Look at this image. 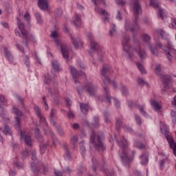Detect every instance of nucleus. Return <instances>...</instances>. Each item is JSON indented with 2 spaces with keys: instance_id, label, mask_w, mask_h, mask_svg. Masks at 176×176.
I'll return each mask as SVG.
<instances>
[{
  "instance_id": "1",
  "label": "nucleus",
  "mask_w": 176,
  "mask_h": 176,
  "mask_svg": "<svg viewBox=\"0 0 176 176\" xmlns=\"http://www.w3.org/2000/svg\"><path fill=\"white\" fill-rule=\"evenodd\" d=\"M113 70L112 67L108 64H104L100 69L101 79L103 82V91L105 94V99L111 104V97L109 96V91L108 90V85H111V78L108 75H112Z\"/></svg>"
},
{
  "instance_id": "2",
  "label": "nucleus",
  "mask_w": 176,
  "mask_h": 176,
  "mask_svg": "<svg viewBox=\"0 0 176 176\" xmlns=\"http://www.w3.org/2000/svg\"><path fill=\"white\" fill-rule=\"evenodd\" d=\"M89 144L97 152H104L107 149L102 139H101V136L97 135L94 129L91 130V133L89 136Z\"/></svg>"
},
{
  "instance_id": "3",
  "label": "nucleus",
  "mask_w": 176,
  "mask_h": 176,
  "mask_svg": "<svg viewBox=\"0 0 176 176\" xmlns=\"http://www.w3.org/2000/svg\"><path fill=\"white\" fill-rule=\"evenodd\" d=\"M162 71V68L160 67V65H157L155 66V72L156 75H158L161 78V82L162 83V91H170V89H171V77L170 76H164L160 74Z\"/></svg>"
},
{
  "instance_id": "4",
  "label": "nucleus",
  "mask_w": 176,
  "mask_h": 176,
  "mask_svg": "<svg viewBox=\"0 0 176 176\" xmlns=\"http://www.w3.org/2000/svg\"><path fill=\"white\" fill-rule=\"evenodd\" d=\"M120 146L122 148L121 154L120 155L123 163L127 164L131 162V160L127 156V149H129V143L127 140L122 137L121 142H120Z\"/></svg>"
},
{
  "instance_id": "5",
  "label": "nucleus",
  "mask_w": 176,
  "mask_h": 176,
  "mask_svg": "<svg viewBox=\"0 0 176 176\" xmlns=\"http://www.w3.org/2000/svg\"><path fill=\"white\" fill-rule=\"evenodd\" d=\"M18 27H19V30L21 31V35H23L22 38L25 41V46H28L29 41H35V38L34 37V36L30 34L28 32H27V30H25V29L24 28V24L21 23V21H20L19 19H18Z\"/></svg>"
},
{
  "instance_id": "6",
  "label": "nucleus",
  "mask_w": 176,
  "mask_h": 176,
  "mask_svg": "<svg viewBox=\"0 0 176 176\" xmlns=\"http://www.w3.org/2000/svg\"><path fill=\"white\" fill-rule=\"evenodd\" d=\"M131 9L133 12L135 21L134 24L137 25V20H138V16H140V13H141V6L140 3L137 0H134L131 3Z\"/></svg>"
},
{
  "instance_id": "7",
  "label": "nucleus",
  "mask_w": 176,
  "mask_h": 176,
  "mask_svg": "<svg viewBox=\"0 0 176 176\" xmlns=\"http://www.w3.org/2000/svg\"><path fill=\"white\" fill-rule=\"evenodd\" d=\"M69 69L76 84L79 83V81L78 80V76H82V78H86V74H85V72L82 71L78 72L76 68L72 66H69Z\"/></svg>"
},
{
  "instance_id": "8",
  "label": "nucleus",
  "mask_w": 176,
  "mask_h": 176,
  "mask_svg": "<svg viewBox=\"0 0 176 176\" xmlns=\"http://www.w3.org/2000/svg\"><path fill=\"white\" fill-rule=\"evenodd\" d=\"M42 167H43L44 174H45V173H47V171H49V168L45 166L42 162H37L36 164L32 162L31 165V168L32 171L34 173V174H38Z\"/></svg>"
},
{
  "instance_id": "9",
  "label": "nucleus",
  "mask_w": 176,
  "mask_h": 176,
  "mask_svg": "<svg viewBox=\"0 0 176 176\" xmlns=\"http://www.w3.org/2000/svg\"><path fill=\"white\" fill-rule=\"evenodd\" d=\"M84 90L88 93L89 96H94L97 93V87L93 85V82H87L85 87H84Z\"/></svg>"
},
{
  "instance_id": "10",
  "label": "nucleus",
  "mask_w": 176,
  "mask_h": 176,
  "mask_svg": "<svg viewBox=\"0 0 176 176\" xmlns=\"http://www.w3.org/2000/svg\"><path fill=\"white\" fill-rule=\"evenodd\" d=\"M90 49L92 52H96L99 54L98 61H102V54L101 53V47L98 43L91 41Z\"/></svg>"
},
{
  "instance_id": "11",
  "label": "nucleus",
  "mask_w": 176,
  "mask_h": 176,
  "mask_svg": "<svg viewBox=\"0 0 176 176\" xmlns=\"http://www.w3.org/2000/svg\"><path fill=\"white\" fill-rule=\"evenodd\" d=\"M160 123H161V127H160L161 132L164 135H165L166 139L167 140L168 142H169L170 141H171V140H173V138H171V135H170V129H168V126H167V124L163 122H160Z\"/></svg>"
},
{
  "instance_id": "12",
  "label": "nucleus",
  "mask_w": 176,
  "mask_h": 176,
  "mask_svg": "<svg viewBox=\"0 0 176 176\" xmlns=\"http://www.w3.org/2000/svg\"><path fill=\"white\" fill-rule=\"evenodd\" d=\"M14 111L15 115H16L15 120H16V124L14 125V127L16 130H20V121L21 120V116H23V112L20 111L17 107H14Z\"/></svg>"
},
{
  "instance_id": "13",
  "label": "nucleus",
  "mask_w": 176,
  "mask_h": 176,
  "mask_svg": "<svg viewBox=\"0 0 176 176\" xmlns=\"http://www.w3.org/2000/svg\"><path fill=\"white\" fill-rule=\"evenodd\" d=\"M122 47L123 50L126 52V53H129L130 52V48L131 47L130 46V44H129V42L130 41V37L126 34V33H122Z\"/></svg>"
},
{
  "instance_id": "14",
  "label": "nucleus",
  "mask_w": 176,
  "mask_h": 176,
  "mask_svg": "<svg viewBox=\"0 0 176 176\" xmlns=\"http://www.w3.org/2000/svg\"><path fill=\"white\" fill-rule=\"evenodd\" d=\"M60 52L63 54V58L68 60L69 58V51L67 48V45L64 44L60 45Z\"/></svg>"
},
{
  "instance_id": "15",
  "label": "nucleus",
  "mask_w": 176,
  "mask_h": 176,
  "mask_svg": "<svg viewBox=\"0 0 176 176\" xmlns=\"http://www.w3.org/2000/svg\"><path fill=\"white\" fill-rule=\"evenodd\" d=\"M21 138L24 140L25 144L28 145V146H32V140H31V136L30 135H24L23 134V131H21Z\"/></svg>"
},
{
  "instance_id": "16",
  "label": "nucleus",
  "mask_w": 176,
  "mask_h": 176,
  "mask_svg": "<svg viewBox=\"0 0 176 176\" xmlns=\"http://www.w3.org/2000/svg\"><path fill=\"white\" fill-rule=\"evenodd\" d=\"M3 52H4V56H6V58L10 62L13 63V55H12V52L8 50V47L3 46Z\"/></svg>"
},
{
  "instance_id": "17",
  "label": "nucleus",
  "mask_w": 176,
  "mask_h": 176,
  "mask_svg": "<svg viewBox=\"0 0 176 176\" xmlns=\"http://www.w3.org/2000/svg\"><path fill=\"white\" fill-rule=\"evenodd\" d=\"M96 12H98L99 14H102V16H104V21H108L109 20V13L108 12L105 11V10H102V8H100L98 7L95 8Z\"/></svg>"
},
{
  "instance_id": "18",
  "label": "nucleus",
  "mask_w": 176,
  "mask_h": 176,
  "mask_svg": "<svg viewBox=\"0 0 176 176\" xmlns=\"http://www.w3.org/2000/svg\"><path fill=\"white\" fill-rule=\"evenodd\" d=\"M38 5L41 10H47V0H38Z\"/></svg>"
},
{
  "instance_id": "19",
  "label": "nucleus",
  "mask_w": 176,
  "mask_h": 176,
  "mask_svg": "<svg viewBox=\"0 0 176 176\" xmlns=\"http://www.w3.org/2000/svg\"><path fill=\"white\" fill-rule=\"evenodd\" d=\"M63 148L65 151V159L66 160H71V159H72V156L71 155V152H69V149H68V146L64 144L63 146Z\"/></svg>"
},
{
  "instance_id": "20",
  "label": "nucleus",
  "mask_w": 176,
  "mask_h": 176,
  "mask_svg": "<svg viewBox=\"0 0 176 176\" xmlns=\"http://www.w3.org/2000/svg\"><path fill=\"white\" fill-rule=\"evenodd\" d=\"M135 52H138V54L142 61L143 60H145V58H146V52H145V50L141 48H139L138 50L135 49Z\"/></svg>"
},
{
  "instance_id": "21",
  "label": "nucleus",
  "mask_w": 176,
  "mask_h": 176,
  "mask_svg": "<svg viewBox=\"0 0 176 176\" xmlns=\"http://www.w3.org/2000/svg\"><path fill=\"white\" fill-rule=\"evenodd\" d=\"M80 108L81 109V112H82L84 115H87L89 112V104L80 103Z\"/></svg>"
},
{
  "instance_id": "22",
  "label": "nucleus",
  "mask_w": 176,
  "mask_h": 176,
  "mask_svg": "<svg viewBox=\"0 0 176 176\" xmlns=\"http://www.w3.org/2000/svg\"><path fill=\"white\" fill-rule=\"evenodd\" d=\"M34 111H35L36 114L37 115L38 118H39L41 122H43V123H45V122H46V120L45 119V118H43L42 116V113H41V109H39V107L36 106L34 107Z\"/></svg>"
},
{
  "instance_id": "23",
  "label": "nucleus",
  "mask_w": 176,
  "mask_h": 176,
  "mask_svg": "<svg viewBox=\"0 0 176 176\" xmlns=\"http://www.w3.org/2000/svg\"><path fill=\"white\" fill-rule=\"evenodd\" d=\"M151 105L153 107L154 110L157 112L160 111V109H162V105H160V103L158 101L152 100Z\"/></svg>"
},
{
  "instance_id": "24",
  "label": "nucleus",
  "mask_w": 176,
  "mask_h": 176,
  "mask_svg": "<svg viewBox=\"0 0 176 176\" xmlns=\"http://www.w3.org/2000/svg\"><path fill=\"white\" fill-rule=\"evenodd\" d=\"M125 30L126 31H129L130 32H134L135 30V26L133 24L129 23V21L125 22Z\"/></svg>"
},
{
  "instance_id": "25",
  "label": "nucleus",
  "mask_w": 176,
  "mask_h": 176,
  "mask_svg": "<svg viewBox=\"0 0 176 176\" xmlns=\"http://www.w3.org/2000/svg\"><path fill=\"white\" fill-rule=\"evenodd\" d=\"M148 156H149V154L148 153H145L143 155H140L142 164H147L148 162Z\"/></svg>"
},
{
  "instance_id": "26",
  "label": "nucleus",
  "mask_w": 176,
  "mask_h": 176,
  "mask_svg": "<svg viewBox=\"0 0 176 176\" xmlns=\"http://www.w3.org/2000/svg\"><path fill=\"white\" fill-rule=\"evenodd\" d=\"M142 41L144 42V43H147V45H149L151 42V36L148 34H142Z\"/></svg>"
},
{
  "instance_id": "27",
  "label": "nucleus",
  "mask_w": 176,
  "mask_h": 176,
  "mask_svg": "<svg viewBox=\"0 0 176 176\" xmlns=\"http://www.w3.org/2000/svg\"><path fill=\"white\" fill-rule=\"evenodd\" d=\"M117 32H118V31L116 30V25H115V24H113L109 30V35L110 36H115L116 35Z\"/></svg>"
},
{
  "instance_id": "28",
  "label": "nucleus",
  "mask_w": 176,
  "mask_h": 176,
  "mask_svg": "<svg viewBox=\"0 0 176 176\" xmlns=\"http://www.w3.org/2000/svg\"><path fill=\"white\" fill-rule=\"evenodd\" d=\"M55 113H56V110L52 109L51 110V113H50V119L51 124H52L54 126H56V122H54V120H53V118H54Z\"/></svg>"
},
{
  "instance_id": "29",
  "label": "nucleus",
  "mask_w": 176,
  "mask_h": 176,
  "mask_svg": "<svg viewBox=\"0 0 176 176\" xmlns=\"http://www.w3.org/2000/svg\"><path fill=\"white\" fill-rule=\"evenodd\" d=\"M136 65L139 69V71L141 72L142 74H146V70H145V67H144V65L140 63H136Z\"/></svg>"
},
{
  "instance_id": "30",
  "label": "nucleus",
  "mask_w": 176,
  "mask_h": 176,
  "mask_svg": "<svg viewBox=\"0 0 176 176\" xmlns=\"http://www.w3.org/2000/svg\"><path fill=\"white\" fill-rule=\"evenodd\" d=\"M3 133L6 134V135H12V129L8 125H5Z\"/></svg>"
},
{
  "instance_id": "31",
  "label": "nucleus",
  "mask_w": 176,
  "mask_h": 176,
  "mask_svg": "<svg viewBox=\"0 0 176 176\" xmlns=\"http://www.w3.org/2000/svg\"><path fill=\"white\" fill-rule=\"evenodd\" d=\"M52 68H54L55 71H58L60 69V65L58 64V62H57V60H52Z\"/></svg>"
},
{
  "instance_id": "32",
  "label": "nucleus",
  "mask_w": 176,
  "mask_h": 176,
  "mask_svg": "<svg viewBox=\"0 0 176 176\" xmlns=\"http://www.w3.org/2000/svg\"><path fill=\"white\" fill-rule=\"evenodd\" d=\"M35 133L37 140H38L40 142H42L43 141V137H42V135L39 134V129H35Z\"/></svg>"
},
{
  "instance_id": "33",
  "label": "nucleus",
  "mask_w": 176,
  "mask_h": 176,
  "mask_svg": "<svg viewBox=\"0 0 176 176\" xmlns=\"http://www.w3.org/2000/svg\"><path fill=\"white\" fill-rule=\"evenodd\" d=\"M80 19L78 16L77 14L75 15V20L74 21V24L76 27H79L81 24Z\"/></svg>"
},
{
  "instance_id": "34",
  "label": "nucleus",
  "mask_w": 176,
  "mask_h": 176,
  "mask_svg": "<svg viewBox=\"0 0 176 176\" xmlns=\"http://www.w3.org/2000/svg\"><path fill=\"white\" fill-rule=\"evenodd\" d=\"M122 120L120 118H118L116 120V130H118V131H119V130H120V128L122 127Z\"/></svg>"
},
{
  "instance_id": "35",
  "label": "nucleus",
  "mask_w": 176,
  "mask_h": 176,
  "mask_svg": "<svg viewBox=\"0 0 176 176\" xmlns=\"http://www.w3.org/2000/svg\"><path fill=\"white\" fill-rule=\"evenodd\" d=\"M47 144L45 143H41L40 144V152L41 155H43L45 153V151H46Z\"/></svg>"
},
{
  "instance_id": "36",
  "label": "nucleus",
  "mask_w": 176,
  "mask_h": 176,
  "mask_svg": "<svg viewBox=\"0 0 176 176\" xmlns=\"http://www.w3.org/2000/svg\"><path fill=\"white\" fill-rule=\"evenodd\" d=\"M95 6H97L98 3H102L104 6H107V3H105V0H92Z\"/></svg>"
},
{
  "instance_id": "37",
  "label": "nucleus",
  "mask_w": 176,
  "mask_h": 176,
  "mask_svg": "<svg viewBox=\"0 0 176 176\" xmlns=\"http://www.w3.org/2000/svg\"><path fill=\"white\" fill-rule=\"evenodd\" d=\"M94 123L92 124L93 127L94 129H97V127H100V120L98 119V117L94 118Z\"/></svg>"
},
{
  "instance_id": "38",
  "label": "nucleus",
  "mask_w": 176,
  "mask_h": 176,
  "mask_svg": "<svg viewBox=\"0 0 176 176\" xmlns=\"http://www.w3.org/2000/svg\"><path fill=\"white\" fill-rule=\"evenodd\" d=\"M155 34H157V35H160L161 38H163L164 36V30L163 29H157L155 31Z\"/></svg>"
},
{
  "instance_id": "39",
  "label": "nucleus",
  "mask_w": 176,
  "mask_h": 176,
  "mask_svg": "<svg viewBox=\"0 0 176 176\" xmlns=\"http://www.w3.org/2000/svg\"><path fill=\"white\" fill-rule=\"evenodd\" d=\"M150 50L152 54H153L154 56H157V55L159 54V52H157V49L155 47L150 46Z\"/></svg>"
},
{
  "instance_id": "40",
  "label": "nucleus",
  "mask_w": 176,
  "mask_h": 176,
  "mask_svg": "<svg viewBox=\"0 0 176 176\" xmlns=\"http://www.w3.org/2000/svg\"><path fill=\"white\" fill-rule=\"evenodd\" d=\"M150 5L153 6V8H159V2L157 0H151L150 1Z\"/></svg>"
},
{
  "instance_id": "41",
  "label": "nucleus",
  "mask_w": 176,
  "mask_h": 176,
  "mask_svg": "<svg viewBox=\"0 0 176 176\" xmlns=\"http://www.w3.org/2000/svg\"><path fill=\"white\" fill-rule=\"evenodd\" d=\"M55 16L56 17H61V16H63V10H61V9L60 8H57L55 12Z\"/></svg>"
},
{
  "instance_id": "42",
  "label": "nucleus",
  "mask_w": 176,
  "mask_h": 176,
  "mask_svg": "<svg viewBox=\"0 0 176 176\" xmlns=\"http://www.w3.org/2000/svg\"><path fill=\"white\" fill-rule=\"evenodd\" d=\"M170 28H173V30H176V19H172V22L169 24Z\"/></svg>"
},
{
  "instance_id": "43",
  "label": "nucleus",
  "mask_w": 176,
  "mask_h": 176,
  "mask_svg": "<svg viewBox=\"0 0 176 176\" xmlns=\"http://www.w3.org/2000/svg\"><path fill=\"white\" fill-rule=\"evenodd\" d=\"M21 158L22 159H23V160L25 159V157H27L28 156V155H29L28 150L24 149L21 153Z\"/></svg>"
},
{
  "instance_id": "44",
  "label": "nucleus",
  "mask_w": 176,
  "mask_h": 176,
  "mask_svg": "<svg viewBox=\"0 0 176 176\" xmlns=\"http://www.w3.org/2000/svg\"><path fill=\"white\" fill-rule=\"evenodd\" d=\"M35 16L36 18L38 24H42V16H41V14L36 12Z\"/></svg>"
},
{
  "instance_id": "45",
  "label": "nucleus",
  "mask_w": 176,
  "mask_h": 176,
  "mask_svg": "<svg viewBox=\"0 0 176 176\" xmlns=\"http://www.w3.org/2000/svg\"><path fill=\"white\" fill-rule=\"evenodd\" d=\"M71 39L73 42V45H74L75 49H78L79 48V43L72 36L71 37Z\"/></svg>"
},
{
  "instance_id": "46",
  "label": "nucleus",
  "mask_w": 176,
  "mask_h": 176,
  "mask_svg": "<svg viewBox=\"0 0 176 176\" xmlns=\"http://www.w3.org/2000/svg\"><path fill=\"white\" fill-rule=\"evenodd\" d=\"M104 120L106 123H109V113L108 111H105L104 112Z\"/></svg>"
},
{
  "instance_id": "47",
  "label": "nucleus",
  "mask_w": 176,
  "mask_h": 176,
  "mask_svg": "<svg viewBox=\"0 0 176 176\" xmlns=\"http://www.w3.org/2000/svg\"><path fill=\"white\" fill-rule=\"evenodd\" d=\"M158 16H160L162 20H163V19H164L165 14H164V11L163 10V9H162V8L159 9Z\"/></svg>"
},
{
  "instance_id": "48",
  "label": "nucleus",
  "mask_w": 176,
  "mask_h": 176,
  "mask_svg": "<svg viewBox=\"0 0 176 176\" xmlns=\"http://www.w3.org/2000/svg\"><path fill=\"white\" fill-rule=\"evenodd\" d=\"M137 82L138 85H140V86H144V85H146V82H145L144 79L141 78H138L137 80Z\"/></svg>"
},
{
  "instance_id": "49",
  "label": "nucleus",
  "mask_w": 176,
  "mask_h": 176,
  "mask_svg": "<svg viewBox=\"0 0 176 176\" xmlns=\"http://www.w3.org/2000/svg\"><path fill=\"white\" fill-rule=\"evenodd\" d=\"M71 142L73 144V145H75L76 142H78V136L73 135L71 138Z\"/></svg>"
},
{
  "instance_id": "50",
  "label": "nucleus",
  "mask_w": 176,
  "mask_h": 176,
  "mask_svg": "<svg viewBox=\"0 0 176 176\" xmlns=\"http://www.w3.org/2000/svg\"><path fill=\"white\" fill-rule=\"evenodd\" d=\"M23 61L27 67H30V58H28V56H23Z\"/></svg>"
},
{
  "instance_id": "51",
  "label": "nucleus",
  "mask_w": 176,
  "mask_h": 176,
  "mask_svg": "<svg viewBox=\"0 0 176 176\" xmlns=\"http://www.w3.org/2000/svg\"><path fill=\"white\" fill-rule=\"evenodd\" d=\"M67 113V118H69V119H74V118H75V114H74V111H72L71 109Z\"/></svg>"
},
{
  "instance_id": "52",
  "label": "nucleus",
  "mask_w": 176,
  "mask_h": 176,
  "mask_svg": "<svg viewBox=\"0 0 176 176\" xmlns=\"http://www.w3.org/2000/svg\"><path fill=\"white\" fill-rule=\"evenodd\" d=\"M51 81H52V79H50V76H49V74L45 76V80H44L45 85H49V83H50Z\"/></svg>"
},
{
  "instance_id": "53",
  "label": "nucleus",
  "mask_w": 176,
  "mask_h": 176,
  "mask_svg": "<svg viewBox=\"0 0 176 176\" xmlns=\"http://www.w3.org/2000/svg\"><path fill=\"white\" fill-rule=\"evenodd\" d=\"M92 162H93V170L94 171H96V166H98V162H97V160H96V158H92Z\"/></svg>"
},
{
  "instance_id": "54",
  "label": "nucleus",
  "mask_w": 176,
  "mask_h": 176,
  "mask_svg": "<svg viewBox=\"0 0 176 176\" xmlns=\"http://www.w3.org/2000/svg\"><path fill=\"white\" fill-rule=\"evenodd\" d=\"M116 3L120 6H124L126 5V1L124 0H116Z\"/></svg>"
},
{
  "instance_id": "55",
  "label": "nucleus",
  "mask_w": 176,
  "mask_h": 176,
  "mask_svg": "<svg viewBox=\"0 0 176 176\" xmlns=\"http://www.w3.org/2000/svg\"><path fill=\"white\" fill-rule=\"evenodd\" d=\"M65 104L67 108H69V110H71V100L69 98L65 100Z\"/></svg>"
},
{
  "instance_id": "56",
  "label": "nucleus",
  "mask_w": 176,
  "mask_h": 176,
  "mask_svg": "<svg viewBox=\"0 0 176 176\" xmlns=\"http://www.w3.org/2000/svg\"><path fill=\"white\" fill-rule=\"evenodd\" d=\"M13 164L15 167H17V168H23V167L24 166L23 165V163L14 162Z\"/></svg>"
},
{
  "instance_id": "57",
  "label": "nucleus",
  "mask_w": 176,
  "mask_h": 176,
  "mask_svg": "<svg viewBox=\"0 0 176 176\" xmlns=\"http://www.w3.org/2000/svg\"><path fill=\"white\" fill-rule=\"evenodd\" d=\"M51 38H54V39H56L58 36V33L57 32L54 31L51 33L50 36Z\"/></svg>"
},
{
  "instance_id": "58",
  "label": "nucleus",
  "mask_w": 176,
  "mask_h": 176,
  "mask_svg": "<svg viewBox=\"0 0 176 176\" xmlns=\"http://www.w3.org/2000/svg\"><path fill=\"white\" fill-rule=\"evenodd\" d=\"M17 100H19V101H20L21 106L23 107V108L25 109V107H24V102L23 101H24V98H21V97H20L19 96H16Z\"/></svg>"
},
{
  "instance_id": "59",
  "label": "nucleus",
  "mask_w": 176,
  "mask_h": 176,
  "mask_svg": "<svg viewBox=\"0 0 176 176\" xmlns=\"http://www.w3.org/2000/svg\"><path fill=\"white\" fill-rule=\"evenodd\" d=\"M138 109H140V111L141 113H142V115H144V116H146V115H147L146 111H144V108L142 107V106L139 105Z\"/></svg>"
},
{
  "instance_id": "60",
  "label": "nucleus",
  "mask_w": 176,
  "mask_h": 176,
  "mask_svg": "<svg viewBox=\"0 0 176 176\" xmlns=\"http://www.w3.org/2000/svg\"><path fill=\"white\" fill-rule=\"evenodd\" d=\"M135 120L138 126H141V118L138 115H135Z\"/></svg>"
},
{
  "instance_id": "61",
  "label": "nucleus",
  "mask_w": 176,
  "mask_h": 176,
  "mask_svg": "<svg viewBox=\"0 0 176 176\" xmlns=\"http://www.w3.org/2000/svg\"><path fill=\"white\" fill-rule=\"evenodd\" d=\"M16 47L17 49H19V50H20V52H22V53H25L24 48L23 47V46H21V45L16 43Z\"/></svg>"
},
{
  "instance_id": "62",
  "label": "nucleus",
  "mask_w": 176,
  "mask_h": 176,
  "mask_svg": "<svg viewBox=\"0 0 176 176\" xmlns=\"http://www.w3.org/2000/svg\"><path fill=\"white\" fill-rule=\"evenodd\" d=\"M168 48L170 50V53L174 54L175 56V57H176V50L173 49V48H170V43L168 44Z\"/></svg>"
},
{
  "instance_id": "63",
  "label": "nucleus",
  "mask_w": 176,
  "mask_h": 176,
  "mask_svg": "<svg viewBox=\"0 0 176 176\" xmlns=\"http://www.w3.org/2000/svg\"><path fill=\"white\" fill-rule=\"evenodd\" d=\"M0 102H1V104H5V102H6V98H5V96L3 95L0 96Z\"/></svg>"
},
{
  "instance_id": "64",
  "label": "nucleus",
  "mask_w": 176,
  "mask_h": 176,
  "mask_svg": "<svg viewBox=\"0 0 176 176\" xmlns=\"http://www.w3.org/2000/svg\"><path fill=\"white\" fill-rule=\"evenodd\" d=\"M32 160H36V151H35L32 152Z\"/></svg>"
}]
</instances>
